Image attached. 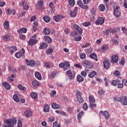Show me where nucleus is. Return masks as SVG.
Listing matches in <instances>:
<instances>
[{
	"label": "nucleus",
	"instance_id": "13",
	"mask_svg": "<svg viewBox=\"0 0 127 127\" xmlns=\"http://www.w3.org/2000/svg\"><path fill=\"white\" fill-rule=\"evenodd\" d=\"M78 12V7H75L74 10L70 12V15L71 17H76Z\"/></svg>",
	"mask_w": 127,
	"mask_h": 127
},
{
	"label": "nucleus",
	"instance_id": "51",
	"mask_svg": "<svg viewBox=\"0 0 127 127\" xmlns=\"http://www.w3.org/2000/svg\"><path fill=\"white\" fill-rule=\"evenodd\" d=\"M25 38H26L25 35H24L23 34H21L19 35V38L21 40H24L25 39Z\"/></svg>",
	"mask_w": 127,
	"mask_h": 127
},
{
	"label": "nucleus",
	"instance_id": "53",
	"mask_svg": "<svg viewBox=\"0 0 127 127\" xmlns=\"http://www.w3.org/2000/svg\"><path fill=\"white\" fill-rule=\"evenodd\" d=\"M82 25H83V26H85L86 27H87L89 26V25H91V23H90L89 22L83 23L82 24Z\"/></svg>",
	"mask_w": 127,
	"mask_h": 127
},
{
	"label": "nucleus",
	"instance_id": "32",
	"mask_svg": "<svg viewBox=\"0 0 127 127\" xmlns=\"http://www.w3.org/2000/svg\"><path fill=\"white\" fill-rule=\"evenodd\" d=\"M52 108L56 110L57 109H60V106L55 103H54L52 105Z\"/></svg>",
	"mask_w": 127,
	"mask_h": 127
},
{
	"label": "nucleus",
	"instance_id": "14",
	"mask_svg": "<svg viewBox=\"0 0 127 127\" xmlns=\"http://www.w3.org/2000/svg\"><path fill=\"white\" fill-rule=\"evenodd\" d=\"M120 103H122L123 106H127V96H122V101Z\"/></svg>",
	"mask_w": 127,
	"mask_h": 127
},
{
	"label": "nucleus",
	"instance_id": "40",
	"mask_svg": "<svg viewBox=\"0 0 127 127\" xmlns=\"http://www.w3.org/2000/svg\"><path fill=\"white\" fill-rule=\"evenodd\" d=\"M43 4H44V2L43 1L40 0L37 3V5L38 7L41 8L43 6Z\"/></svg>",
	"mask_w": 127,
	"mask_h": 127
},
{
	"label": "nucleus",
	"instance_id": "54",
	"mask_svg": "<svg viewBox=\"0 0 127 127\" xmlns=\"http://www.w3.org/2000/svg\"><path fill=\"white\" fill-rule=\"evenodd\" d=\"M80 7L83 9H88L89 8V6L88 5H84V4H82Z\"/></svg>",
	"mask_w": 127,
	"mask_h": 127
},
{
	"label": "nucleus",
	"instance_id": "4",
	"mask_svg": "<svg viewBox=\"0 0 127 127\" xmlns=\"http://www.w3.org/2000/svg\"><path fill=\"white\" fill-rule=\"evenodd\" d=\"M114 15L116 17H120L121 16V9L119 6H115L114 8Z\"/></svg>",
	"mask_w": 127,
	"mask_h": 127
},
{
	"label": "nucleus",
	"instance_id": "30",
	"mask_svg": "<svg viewBox=\"0 0 127 127\" xmlns=\"http://www.w3.org/2000/svg\"><path fill=\"white\" fill-rule=\"evenodd\" d=\"M17 88H19L20 91H23V92H25V91H26V88L25 87H23L21 84L18 85Z\"/></svg>",
	"mask_w": 127,
	"mask_h": 127
},
{
	"label": "nucleus",
	"instance_id": "26",
	"mask_svg": "<svg viewBox=\"0 0 127 127\" xmlns=\"http://www.w3.org/2000/svg\"><path fill=\"white\" fill-rule=\"evenodd\" d=\"M35 76L36 78L38 79V80H41V79H42V77H41V74L38 71H36L35 73Z\"/></svg>",
	"mask_w": 127,
	"mask_h": 127
},
{
	"label": "nucleus",
	"instance_id": "39",
	"mask_svg": "<svg viewBox=\"0 0 127 127\" xmlns=\"http://www.w3.org/2000/svg\"><path fill=\"white\" fill-rule=\"evenodd\" d=\"M99 9L100 11H105V10L106 9L105 7V5L101 4L99 6Z\"/></svg>",
	"mask_w": 127,
	"mask_h": 127
},
{
	"label": "nucleus",
	"instance_id": "36",
	"mask_svg": "<svg viewBox=\"0 0 127 127\" xmlns=\"http://www.w3.org/2000/svg\"><path fill=\"white\" fill-rule=\"evenodd\" d=\"M30 96L33 99H37V97H38L37 93L35 92L31 93Z\"/></svg>",
	"mask_w": 127,
	"mask_h": 127
},
{
	"label": "nucleus",
	"instance_id": "27",
	"mask_svg": "<svg viewBox=\"0 0 127 127\" xmlns=\"http://www.w3.org/2000/svg\"><path fill=\"white\" fill-rule=\"evenodd\" d=\"M50 107H49V105L47 104L44 107V112H45V113H49L50 111Z\"/></svg>",
	"mask_w": 127,
	"mask_h": 127
},
{
	"label": "nucleus",
	"instance_id": "2",
	"mask_svg": "<svg viewBox=\"0 0 127 127\" xmlns=\"http://www.w3.org/2000/svg\"><path fill=\"white\" fill-rule=\"evenodd\" d=\"M82 64L85 68H88V69H91V68H93V66L94 65L92 62L87 60L83 61Z\"/></svg>",
	"mask_w": 127,
	"mask_h": 127
},
{
	"label": "nucleus",
	"instance_id": "63",
	"mask_svg": "<svg viewBox=\"0 0 127 127\" xmlns=\"http://www.w3.org/2000/svg\"><path fill=\"white\" fill-rule=\"evenodd\" d=\"M54 120L55 119L53 117L49 118V122H50V123H53V122H54Z\"/></svg>",
	"mask_w": 127,
	"mask_h": 127
},
{
	"label": "nucleus",
	"instance_id": "37",
	"mask_svg": "<svg viewBox=\"0 0 127 127\" xmlns=\"http://www.w3.org/2000/svg\"><path fill=\"white\" fill-rule=\"evenodd\" d=\"M120 83H121V80H120L119 79H116L113 81L112 84L113 86H117V85H119Z\"/></svg>",
	"mask_w": 127,
	"mask_h": 127
},
{
	"label": "nucleus",
	"instance_id": "55",
	"mask_svg": "<svg viewBox=\"0 0 127 127\" xmlns=\"http://www.w3.org/2000/svg\"><path fill=\"white\" fill-rule=\"evenodd\" d=\"M30 66H31V67H33L34 66H35V62L33 61H31L30 62Z\"/></svg>",
	"mask_w": 127,
	"mask_h": 127
},
{
	"label": "nucleus",
	"instance_id": "34",
	"mask_svg": "<svg viewBox=\"0 0 127 127\" xmlns=\"http://www.w3.org/2000/svg\"><path fill=\"white\" fill-rule=\"evenodd\" d=\"M44 33L45 35H48L50 34V30L49 28H46L44 29Z\"/></svg>",
	"mask_w": 127,
	"mask_h": 127
},
{
	"label": "nucleus",
	"instance_id": "64",
	"mask_svg": "<svg viewBox=\"0 0 127 127\" xmlns=\"http://www.w3.org/2000/svg\"><path fill=\"white\" fill-rule=\"evenodd\" d=\"M124 6L125 8H127V0H124Z\"/></svg>",
	"mask_w": 127,
	"mask_h": 127
},
{
	"label": "nucleus",
	"instance_id": "5",
	"mask_svg": "<svg viewBox=\"0 0 127 127\" xmlns=\"http://www.w3.org/2000/svg\"><path fill=\"white\" fill-rule=\"evenodd\" d=\"M76 99L78 101V103H84V99H83V97H82V95L81 94V92L77 91L76 93Z\"/></svg>",
	"mask_w": 127,
	"mask_h": 127
},
{
	"label": "nucleus",
	"instance_id": "29",
	"mask_svg": "<svg viewBox=\"0 0 127 127\" xmlns=\"http://www.w3.org/2000/svg\"><path fill=\"white\" fill-rule=\"evenodd\" d=\"M44 39H45V41L48 42V43H51V42H52V39H51V38H50V37H49L48 36H45Z\"/></svg>",
	"mask_w": 127,
	"mask_h": 127
},
{
	"label": "nucleus",
	"instance_id": "59",
	"mask_svg": "<svg viewBox=\"0 0 127 127\" xmlns=\"http://www.w3.org/2000/svg\"><path fill=\"white\" fill-rule=\"evenodd\" d=\"M18 127H22V122L21 120H18Z\"/></svg>",
	"mask_w": 127,
	"mask_h": 127
},
{
	"label": "nucleus",
	"instance_id": "21",
	"mask_svg": "<svg viewBox=\"0 0 127 127\" xmlns=\"http://www.w3.org/2000/svg\"><path fill=\"white\" fill-rule=\"evenodd\" d=\"M4 28L6 29V30H8V27H9V21H6L4 22L3 23Z\"/></svg>",
	"mask_w": 127,
	"mask_h": 127
},
{
	"label": "nucleus",
	"instance_id": "33",
	"mask_svg": "<svg viewBox=\"0 0 127 127\" xmlns=\"http://www.w3.org/2000/svg\"><path fill=\"white\" fill-rule=\"evenodd\" d=\"M2 39L3 40H4V41H8V40L10 39V37H9V35L6 34L2 37Z\"/></svg>",
	"mask_w": 127,
	"mask_h": 127
},
{
	"label": "nucleus",
	"instance_id": "47",
	"mask_svg": "<svg viewBox=\"0 0 127 127\" xmlns=\"http://www.w3.org/2000/svg\"><path fill=\"white\" fill-rule=\"evenodd\" d=\"M122 30L123 32L124 33V34H126V35H127V29L125 27H123L122 28Z\"/></svg>",
	"mask_w": 127,
	"mask_h": 127
},
{
	"label": "nucleus",
	"instance_id": "15",
	"mask_svg": "<svg viewBox=\"0 0 127 127\" xmlns=\"http://www.w3.org/2000/svg\"><path fill=\"white\" fill-rule=\"evenodd\" d=\"M36 43H37V40L33 39H30L28 42L30 46H33V45H34V44H36Z\"/></svg>",
	"mask_w": 127,
	"mask_h": 127
},
{
	"label": "nucleus",
	"instance_id": "10",
	"mask_svg": "<svg viewBox=\"0 0 127 127\" xmlns=\"http://www.w3.org/2000/svg\"><path fill=\"white\" fill-rule=\"evenodd\" d=\"M110 65H111V62L108 61V60H105L103 62V66L106 70H108V69H109V67H110Z\"/></svg>",
	"mask_w": 127,
	"mask_h": 127
},
{
	"label": "nucleus",
	"instance_id": "45",
	"mask_svg": "<svg viewBox=\"0 0 127 127\" xmlns=\"http://www.w3.org/2000/svg\"><path fill=\"white\" fill-rule=\"evenodd\" d=\"M82 40V37L78 36L77 37H74L73 39L74 41H80Z\"/></svg>",
	"mask_w": 127,
	"mask_h": 127
},
{
	"label": "nucleus",
	"instance_id": "61",
	"mask_svg": "<svg viewBox=\"0 0 127 127\" xmlns=\"http://www.w3.org/2000/svg\"><path fill=\"white\" fill-rule=\"evenodd\" d=\"M92 0H83V2L84 4H88L89 2H90Z\"/></svg>",
	"mask_w": 127,
	"mask_h": 127
},
{
	"label": "nucleus",
	"instance_id": "38",
	"mask_svg": "<svg viewBox=\"0 0 127 127\" xmlns=\"http://www.w3.org/2000/svg\"><path fill=\"white\" fill-rule=\"evenodd\" d=\"M52 53H53V49L52 48H50L46 50V54L47 55H51Z\"/></svg>",
	"mask_w": 127,
	"mask_h": 127
},
{
	"label": "nucleus",
	"instance_id": "35",
	"mask_svg": "<svg viewBox=\"0 0 127 127\" xmlns=\"http://www.w3.org/2000/svg\"><path fill=\"white\" fill-rule=\"evenodd\" d=\"M32 85L34 87H38V86H39V82H38L36 80H33L32 82Z\"/></svg>",
	"mask_w": 127,
	"mask_h": 127
},
{
	"label": "nucleus",
	"instance_id": "9",
	"mask_svg": "<svg viewBox=\"0 0 127 127\" xmlns=\"http://www.w3.org/2000/svg\"><path fill=\"white\" fill-rule=\"evenodd\" d=\"M64 18V17L62 15H56L54 16V19L55 21H56L57 22H59L61 19H63Z\"/></svg>",
	"mask_w": 127,
	"mask_h": 127
},
{
	"label": "nucleus",
	"instance_id": "49",
	"mask_svg": "<svg viewBox=\"0 0 127 127\" xmlns=\"http://www.w3.org/2000/svg\"><path fill=\"white\" fill-rule=\"evenodd\" d=\"M80 57L81 59H85L86 58V54L85 53H81L80 54Z\"/></svg>",
	"mask_w": 127,
	"mask_h": 127
},
{
	"label": "nucleus",
	"instance_id": "22",
	"mask_svg": "<svg viewBox=\"0 0 127 127\" xmlns=\"http://www.w3.org/2000/svg\"><path fill=\"white\" fill-rule=\"evenodd\" d=\"M27 29L26 28H22L17 30L18 33H26Z\"/></svg>",
	"mask_w": 127,
	"mask_h": 127
},
{
	"label": "nucleus",
	"instance_id": "3",
	"mask_svg": "<svg viewBox=\"0 0 127 127\" xmlns=\"http://www.w3.org/2000/svg\"><path fill=\"white\" fill-rule=\"evenodd\" d=\"M89 107L91 108V110H93V107H96V104L94 103L96 102V99L92 96H89Z\"/></svg>",
	"mask_w": 127,
	"mask_h": 127
},
{
	"label": "nucleus",
	"instance_id": "48",
	"mask_svg": "<svg viewBox=\"0 0 127 127\" xmlns=\"http://www.w3.org/2000/svg\"><path fill=\"white\" fill-rule=\"evenodd\" d=\"M83 109L84 111H87V110H88V104H87V103H85L83 104Z\"/></svg>",
	"mask_w": 127,
	"mask_h": 127
},
{
	"label": "nucleus",
	"instance_id": "56",
	"mask_svg": "<svg viewBox=\"0 0 127 127\" xmlns=\"http://www.w3.org/2000/svg\"><path fill=\"white\" fill-rule=\"evenodd\" d=\"M26 13V12L24 10H23L21 12V14H20V16L22 17H23V16H25V14Z\"/></svg>",
	"mask_w": 127,
	"mask_h": 127
},
{
	"label": "nucleus",
	"instance_id": "57",
	"mask_svg": "<svg viewBox=\"0 0 127 127\" xmlns=\"http://www.w3.org/2000/svg\"><path fill=\"white\" fill-rule=\"evenodd\" d=\"M120 74H121V73L120 72V71L119 70H116L114 72V74L115 76H120Z\"/></svg>",
	"mask_w": 127,
	"mask_h": 127
},
{
	"label": "nucleus",
	"instance_id": "28",
	"mask_svg": "<svg viewBox=\"0 0 127 127\" xmlns=\"http://www.w3.org/2000/svg\"><path fill=\"white\" fill-rule=\"evenodd\" d=\"M122 100H123L122 96L120 97L116 96L114 98V101H115V102H120L121 103V101H122Z\"/></svg>",
	"mask_w": 127,
	"mask_h": 127
},
{
	"label": "nucleus",
	"instance_id": "25",
	"mask_svg": "<svg viewBox=\"0 0 127 127\" xmlns=\"http://www.w3.org/2000/svg\"><path fill=\"white\" fill-rule=\"evenodd\" d=\"M90 58L92 59H94L95 61H98V57H97V55L95 53H92L89 56Z\"/></svg>",
	"mask_w": 127,
	"mask_h": 127
},
{
	"label": "nucleus",
	"instance_id": "31",
	"mask_svg": "<svg viewBox=\"0 0 127 127\" xmlns=\"http://www.w3.org/2000/svg\"><path fill=\"white\" fill-rule=\"evenodd\" d=\"M96 75H97V72L95 71H92L88 74V77L89 78H93V77H94Z\"/></svg>",
	"mask_w": 127,
	"mask_h": 127
},
{
	"label": "nucleus",
	"instance_id": "1",
	"mask_svg": "<svg viewBox=\"0 0 127 127\" xmlns=\"http://www.w3.org/2000/svg\"><path fill=\"white\" fill-rule=\"evenodd\" d=\"M4 122L6 125H6L5 124H4L2 125V127H13V125H15L16 124L17 121L16 119L15 118H10L9 119H5L4 120Z\"/></svg>",
	"mask_w": 127,
	"mask_h": 127
},
{
	"label": "nucleus",
	"instance_id": "16",
	"mask_svg": "<svg viewBox=\"0 0 127 127\" xmlns=\"http://www.w3.org/2000/svg\"><path fill=\"white\" fill-rule=\"evenodd\" d=\"M9 49L10 50V54H13V52H15V51L17 50V48L16 47V46H13L9 47Z\"/></svg>",
	"mask_w": 127,
	"mask_h": 127
},
{
	"label": "nucleus",
	"instance_id": "42",
	"mask_svg": "<svg viewBox=\"0 0 127 127\" xmlns=\"http://www.w3.org/2000/svg\"><path fill=\"white\" fill-rule=\"evenodd\" d=\"M13 99L15 102H17V103H18L19 102V99L18 98V96L17 95L15 94L13 96Z\"/></svg>",
	"mask_w": 127,
	"mask_h": 127
},
{
	"label": "nucleus",
	"instance_id": "8",
	"mask_svg": "<svg viewBox=\"0 0 127 127\" xmlns=\"http://www.w3.org/2000/svg\"><path fill=\"white\" fill-rule=\"evenodd\" d=\"M24 53H25V51L24 50V49L22 48L21 51L17 52L15 54V56L16 58H20L21 56H22Z\"/></svg>",
	"mask_w": 127,
	"mask_h": 127
},
{
	"label": "nucleus",
	"instance_id": "50",
	"mask_svg": "<svg viewBox=\"0 0 127 127\" xmlns=\"http://www.w3.org/2000/svg\"><path fill=\"white\" fill-rule=\"evenodd\" d=\"M120 28L118 27L115 29H112V33H115L117 31H120Z\"/></svg>",
	"mask_w": 127,
	"mask_h": 127
},
{
	"label": "nucleus",
	"instance_id": "19",
	"mask_svg": "<svg viewBox=\"0 0 127 127\" xmlns=\"http://www.w3.org/2000/svg\"><path fill=\"white\" fill-rule=\"evenodd\" d=\"M70 68V64L68 62H65L64 63V70L66 71V70H68Z\"/></svg>",
	"mask_w": 127,
	"mask_h": 127
},
{
	"label": "nucleus",
	"instance_id": "12",
	"mask_svg": "<svg viewBox=\"0 0 127 127\" xmlns=\"http://www.w3.org/2000/svg\"><path fill=\"white\" fill-rule=\"evenodd\" d=\"M119 61V59L117 55H113L111 57V63H118Z\"/></svg>",
	"mask_w": 127,
	"mask_h": 127
},
{
	"label": "nucleus",
	"instance_id": "17",
	"mask_svg": "<svg viewBox=\"0 0 127 127\" xmlns=\"http://www.w3.org/2000/svg\"><path fill=\"white\" fill-rule=\"evenodd\" d=\"M24 115L26 118H29L32 116V112L30 110H27L25 112Z\"/></svg>",
	"mask_w": 127,
	"mask_h": 127
},
{
	"label": "nucleus",
	"instance_id": "52",
	"mask_svg": "<svg viewBox=\"0 0 127 127\" xmlns=\"http://www.w3.org/2000/svg\"><path fill=\"white\" fill-rule=\"evenodd\" d=\"M90 11L92 15H96V9H95L94 8H92L90 10Z\"/></svg>",
	"mask_w": 127,
	"mask_h": 127
},
{
	"label": "nucleus",
	"instance_id": "7",
	"mask_svg": "<svg viewBox=\"0 0 127 127\" xmlns=\"http://www.w3.org/2000/svg\"><path fill=\"white\" fill-rule=\"evenodd\" d=\"M105 22V19L102 17H99L98 20L95 21V24L96 25H100V24H104Z\"/></svg>",
	"mask_w": 127,
	"mask_h": 127
},
{
	"label": "nucleus",
	"instance_id": "23",
	"mask_svg": "<svg viewBox=\"0 0 127 127\" xmlns=\"http://www.w3.org/2000/svg\"><path fill=\"white\" fill-rule=\"evenodd\" d=\"M48 47V44L46 43H43L39 47V49H46Z\"/></svg>",
	"mask_w": 127,
	"mask_h": 127
},
{
	"label": "nucleus",
	"instance_id": "18",
	"mask_svg": "<svg viewBox=\"0 0 127 127\" xmlns=\"http://www.w3.org/2000/svg\"><path fill=\"white\" fill-rule=\"evenodd\" d=\"M2 86L5 87L6 90H10V85L8 84V83L6 82H4L2 83Z\"/></svg>",
	"mask_w": 127,
	"mask_h": 127
},
{
	"label": "nucleus",
	"instance_id": "20",
	"mask_svg": "<svg viewBox=\"0 0 127 127\" xmlns=\"http://www.w3.org/2000/svg\"><path fill=\"white\" fill-rule=\"evenodd\" d=\"M77 80L78 83H82V82L84 81V77L81 76V75L78 74L77 76Z\"/></svg>",
	"mask_w": 127,
	"mask_h": 127
},
{
	"label": "nucleus",
	"instance_id": "46",
	"mask_svg": "<svg viewBox=\"0 0 127 127\" xmlns=\"http://www.w3.org/2000/svg\"><path fill=\"white\" fill-rule=\"evenodd\" d=\"M82 116H83V112H80L78 115H77V119L80 122V120H81V118H82Z\"/></svg>",
	"mask_w": 127,
	"mask_h": 127
},
{
	"label": "nucleus",
	"instance_id": "6",
	"mask_svg": "<svg viewBox=\"0 0 127 127\" xmlns=\"http://www.w3.org/2000/svg\"><path fill=\"white\" fill-rule=\"evenodd\" d=\"M20 4L21 6H23V9L24 10H28L29 9V7L28 6V4L26 3V1L23 0L20 2Z\"/></svg>",
	"mask_w": 127,
	"mask_h": 127
},
{
	"label": "nucleus",
	"instance_id": "44",
	"mask_svg": "<svg viewBox=\"0 0 127 127\" xmlns=\"http://www.w3.org/2000/svg\"><path fill=\"white\" fill-rule=\"evenodd\" d=\"M69 5L71 6H74L75 5V0H68Z\"/></svg>",
	"mask_w": 127,
	"mask_h": 127
},
{
	"label": "nucleus",
	"instance_id": "60",
	"mask_svg": "<svg viewBox=\"0 0 127 127\" xmlns=\"http://www.w3.org/2000/svg\"><path fill=\"white\" fill-rule=\"evenodd\" d=\"M44 66L45 67H47V68H50L51 67V65L48 63H45L44 64Z\"/></svg>",
	"mask_w": 127,
	"mask_h": 127
},
{
	"label": "nucleus",
	"instance_id": "41",
	"mask_svg": "<svg viewBox=\"0 0 127 127\" xmlns=\"http://www.w3.org/2000/svg\"><path fill=\"white\" fill-rule=\"evenodd\" d=\"M43 19L45 22H50V17L49 16H45L44 17Z\"/></svg>",
	"mask_w": 127,
	"mask_h": 127
},
{
	"label": "nucleus",
	"instance_id": "43",
	"mask_svg": "<svg viewBox=\"0 0 127 127\" xmlns=\"http://www.w3.org/2000/svg\"><path fill=\"white\" fill-rule=\"evenodd\" d=\"M109 47H108V45H104L102 47V51H107Z\"/></svg>",
	"mask_w": 127,
	"mask_h": 127
},
{
	"label": "nucleus",
	"instance_id": "62",
	"mask_svg": "<svg viewBox=\"0 0 127 127\" xmlns=\"http://www.w3.org/2000/svg\"><path fill=\"white\" fill-rule=\"evenodd\" d=\"M120 64L121 65H123V66L125 65V59L124 58H122V59L121 60Z\"/></svg>",
	"mask_w": 127,
	"mask_h": 127
},
{
	"label": "nucleus",
	"instance_id": "58",
	"mask_svg": "<svg viewBox=\"0 0 127 127\" xmlns=\"http://www.w3.org/2000/svg\"><path fill=\"white\" fill-rule=\"evenodd\" d=\"M77 4L79 5V6H81L83 5V2H82V0H79L78 1H77Z\"/></svg>",
	"mask_w": 127,
	"mask_h": 127
},
{
	"label": "nucleus",
	"instance_id": "24",
	"mask_svg": "<svg viewBox=\"0 0 127 127\" xmlns=\"http://www.w3.org/2000/svg\"><path fill=\"white\" fill-rule=\"evenodd\" d=\"M103 116L105 117L106 120H109L110 119V114L108 111H105L103 112Z\"/></svg>",
	"mask_w": 127,
	"mask_h": 127
},
{
	"label": "nucleus",
	"instance_id": "11",
	"mask_svg": "<svg viewBox=\"0 0 127 127\" xmlns=\"http://www.w3.org/2000/svg\"><path fill=\"white\" fill-rule=\"evenodd\" d=\"M74 29L77 30L79 34H82L83 33V30L77 24L73 25Z\"/></svg>",
	"mask_w": 127,
	"mask_h": 127
}]
</instances>
